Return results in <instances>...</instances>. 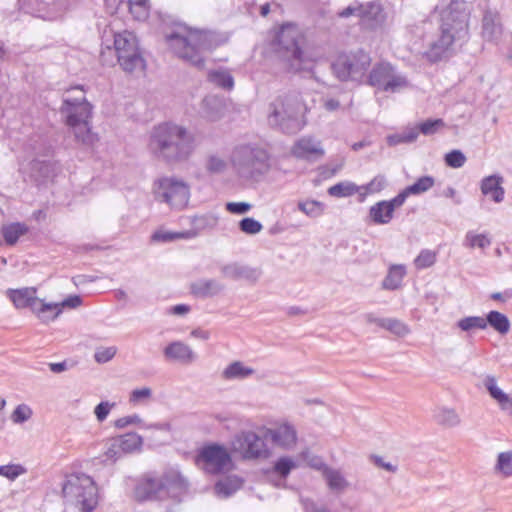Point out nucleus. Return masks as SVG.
<instances>
[{"mask_svg":"<svg viewBox=\"0 0 512 512\" xmlns=\"http://www.w3.org/2000/svg\"><path fill=\"white\" fill-rule=\"evenodd\" d=\"M117 349L114 346L101 347L95 351L94 359L97 363H106L116 355Z\"/></svg>","mask_w":512,"mask_h":512,"instance_id":"bf43d9fd","label":"nucleus"},{"mask_svg":"<svg viewBox=\"0 0 512 512\" xmlns=\"http://www.w3.org/2000/svg\"><path fill=\"white\" fill-rule=\"evenodd\" d=\"M303 36L297 27L283 25L276 35V51L279 57L287 63L289 70L298 72L306 68L305 55L301 48Z\"/></svg>","mask_w":512,"mask_h":512,"instance_id":"1a4fd4ad","label":"nucleus"},{"mask_svg":"<svg viewBox=\"0 0 512 512\" xmlns=\"http://www.w3.org/2000/svg\"><path fill=\"white\" fill-rule=\"evenodd\" d=\"M197 461L203 464V469L210 474H219L232 467V458L228 450L219 444L204 446L197 456Z\"/></svg>","mask_w":512,"mask_h":512,"instance_id":"4468645a","label":"nucleus"},{"mask_svg":"<svg viewBox=\"0 0 512 512\" xmlns=\"http://www.w3.org/2000/svg\"><path fill=\"white\" fill-rule=\"evenodd\" d=\"M494 470L506 478L512 476V450L498 454Z\"/></svg>","mask_w":512,"mask_h":512,"instance_id":"ea45409f","label":"nucleus"},{"mask_svg":"<svg viewBox=\"0 0 512 512\" xmlns=\"http://www.w3.org/2000/svg\"><path fill=\"white\" fill-rule=\"evenodd\" d=\"M457 326L462 331H470L472 329L484 330L487 328V321L481 316H468L460 319L457 322Z\"/></svg>","mask_w":512,"mask_h":512,"instance_id":"c03bdc74","label":"nucleus"},{"mask_svg":"<svg viewBox=\"0 0 512 512\" xmlns=\"http://www.w3.org/2000/svg\"><path fill=\"white\" fill-rule=\"evenodd\" d=\"M65 501L82 512H91L98 503L97 487L94 480L84 473H72L66 476L62 484Z\"/></svg>","mask_w":512,"mask_h":512,"instance_id":"0eeeda50","label":"nucleus"},{"mask_svg":"<svg viewBox=\"0 0 512 512\" xmlns=\"http://www.w3.org/2000/svg\"><path fill=\"white\" fill-rule=\"evenodd\" d=\"M262 228V224L251 217H245L239 222V229L248 235L258 234Z\"/></svg>","mask_w":512,"mask_h":512,"instance_id":"4d7b16f0","label":"nucleus"},{"mask_svg":"<svg viewBox=\"0 0 512 512\" xmlns=\"http://www.w3.org/2000/svg\"><path fill=\"white\" fill-rule=\"evenodd\" d=\"M491 244L490 239L484 234H475L472 231L467 232L465 236V245L474 248H486Z\"/></svg>","mask_w":512,"mask_h":512,"instance_id":"864d4df0","label":"nucleus"},{"mask_svg":"<svg viewBox=\"0 0 512 512\" xmlns=\"http://www.w3.org/2000/svg\"><path fill=\"white\" fill-rule=\"evenodd\" d=\"M28 231L29 227L26 224L20 222L4 225L1 229L4 242L8 246L15 245L19 238L28 233Z\"/></svg>","mask_w":512,"mask_h":512,"instance_id":"cd10ccee","label":"nucleus"},{"mask_svg":"<svg viewBox=\"0 0 512 512\" xmlns=\"http://www.w3.org/2000/svg\"><path fill=\"white\" fill-rule=\"evenodd\" d=\"M291 155L307 162H316L325 155L321 140L310 136H302L291 147Z\"/></svg>","mask_w":512,"mask_h":512,"instance_id":"2eb2a0df","label":"nucleus"},{"mask_svg":"<svg viewBox=\"0 0 512 512\" xmlns=\"http://www.w3.org/2000/svg\"><path fill=\"white\" fill-rule=\"evenodd\" d=\"M226 160L216 153L208 154L205 160V170L212 175H219L226 171Z\"/></svg>","mask_w":512,"mask_h":512,"instance_id":"58836bf2","label":"nucleus"},{"mask_svg":"<svg viewBox=\"0 0 512 512\" xmlns=\"http://www.w3.org/2000/svg\"><path fill=\"white\" fill-rule=\"evenodd\" d=\"M27 469L21 464H7L0 466V476L14 481L19 476L25 474Z\"/></svg>","mask_w":512,"mask_h":512,"instance_id":"3c124183","label":"nucleus"},{"mask_svg":"<svg viewBox=\"0 0 512 512\" xmlns=\"http://www.w3.org/2000/svg\"><path fill=\"white\" fill-rule=\"evenodd\" d=\"M166 42L175 55L199 70L205 67L203 54L218 46L216 35L208 31H189L187 35L173 32L166 36Z\"/></svg>","mask_w":512,"mask_h":512,"instance_id":"7ed1b4c3","label":"nucleus"},{"mask_svg":"<svg viewBox=\"0 0 512 512\" xmlns=\"http://www.w3.org/2000/svg\"><path fill=\"white\" fill-rule=\"evenodd\" d=\"M502 34L500 16L497 12L486 11L482 19V36L487 41H496Z\"/></svg>","mask_w":512,"mask_h":512,"instance_id":"4be33fe9","label":"nucleus"},{"mask_svg":"<svg viewBox=\"0 0 512 512\" xmlns=\"http://www.w3.org/2000/svg\"><path fill=\"white\" fill-rule=\"evenodd\" d=\"M485 321H487V326L490 325L501 335L507 334L510 330L511 325L508 317L499 311H490L487 314Z\"/></svg>","mask_w":512,"mask_h":512,"instance_id":"473e14b6","label":"nucleus"},{"mask_svg":"<svg viewBox=\"0 0 512 512\" xmlns=\"http://www.w3.org/2000/svg\"><path fill=\"white\" fill-rule=\"evenodd\" d=\"M382 12L380 4L376 2H368L367 4H361L354 2L348 7L338 12V16L341 18H348L350 16H357L362 20H378Z\"/></svg>","mask_w":512,"mask_h":512,"instance_id":"f3484780","label":"nucleus"},{"mask_svg":"<svg viewBox=\"0 0 512 512\" xmlns=\"http://www.w3.org/2000/svg\"><path fill=\"white\" fill-rule=\"evenodd\" d=\"M296 467V462L290 457H280L273 466V473L285 479Z\"/></svg>","mask_w":512,"mask_h":512,"instance_id":"de8ad7c7","label":"nucleus"},{"mask_svg":"<svg viewBox=\"0 0 512 512\" xmlns=\"http://www.w3.org/2000/svg\"><path fill=\"white\" fill-rule=\"evenodd\" d=\"M33 415L32 409L26 404H19L11 414V420L15 424L28 421Z\"/></svg>","mask_w":512,"mask_h":512,"instance_id":"6e6d98bb","label":"nucleus"},{"mask_svg":"<svg viewBox=\"0 0 512 512\" xmlns=\"http://www.w3.org/2000/svg\"><path fill=\"white\" fill-rule=\"evenodd\" d=\"M167 360L177 361L183 364H190L196 360V354L192 348L182 341H173L163 350Z\"/></svg>","mask_w":512,"mask_h":512,"instance_id":"a211bd4d","label":"nucleus"},{"mask_svg":"<svg viewBox=\"0 0 512 512\" xmlns=\"http://www.w3.org/2000/svg\"><path fill=\"white\" fill-rule=\"evenodd\" d=\"M323 477L325 478L328 487L333 491L342 492L349 486L348 481L339 470L329 467L328 469H325Z\"/></svg>","mask_w":512,"mask_h":512,"instance_id":"72a5a7b5","label":"nucleus"},{"mask_svg":"<svg viewBox=\"0 0 512 512\" xmlns=\"http://www.w3.org/2000/svg\"><path fill=\"white\" fill-rule=\"evenodd\" d=\"M503 182L504 178L500 174L486 176L480 182L481 193L490 197L495 203H501L505 196Z\"/></svg>","mask_w":512,"mask_h":512,"instance_id":"6ab92c4d","label":"nucleus"},{"mask_svg":"<svg viewBox=\"0 0 512 512\" xmlns=\"http://www.w3.org/2000/svg\"><path fill=\"white\" fill-rule=\"evenodd\" d=\"M469 13L464 4L451 1L441 13L439 35L430 42L423 53L424 58L431 64L449 59L455 52L454 46L468 38Z\"/></svg>","mask_w":512,"mask_h":512,"instance_id":"f03ea898","label":"nucleus"},{"mask_svg":"<svg viewBox=\"0 0 512 512\" xmlns=\"http://www.w3.org/2000/svg\"><path fill=\"white\" fill-rule=\"evenodd\" d=\"M297 208L310 218H318L324 213L325 205L317 200H305L299 201Z\"/></svg>","mask_w":512,"mask_h":512,"instance_id":"4c0bfd02","label":"nucleus"},{"mask_svg":"<svg viewBox=\"0 0 512 512\" xmlns=\"http://www.w3.org/2000/svg\"><path fill=\"white\" fill-rule=\"evenodd\" d=\"M243 483V479L238 476H228L216 482L214 489L217 495L226 498L238 491Z\"/></svg>","mask_w":512,"mask_h":512,"instance_id":"c85d7f7f","label":"nucleus"},{"mask_svg":"<svg viewBox=\"0 0 512 512\" xmlns=\"http://www.w3.org/2000/svg\"><path fill=\"white\" fill-rule=\"evenodd\" d=\"M209 82L225 90H231L234 87V78L231 73L224 69L211 70L208 73Z\"/></svg>","mask_w":512,"mask_h":512,"instance_id":"c9c22d12","label":"nucleus"},{"mask_svg":"<svg viewBox=\"0 0 512 512\" xmlns=\"http://www.w3.org/2000/svg\"><path fill=\"white\" fill-rule=\"evenodd\" d=\"M419 132L416 127L408 128L401 133L389 135L387 143L390 146H396L402 143H412L418 138Z\"/></svg>","mask_w":512,"mask_h":512,"instance_id":"79ce46f5","label":"nucleus"},{"mask_svg":"<svg viewBox=\"0 0 512 512\" xmlns=\"http://www.w3.org/2000/svg\"><path fill=\"white\" fill-rule=\"evenodd\" d=\"M240 446L243 456L247 459L265 458L268 456V449L265 441L252 431L244 432L240 439Z\"/></svg>","mask_w":512,"mask_h":512,"instance_id":"dca6fc26","label":"nucleus"},{"mask_svg":"<svg viewBox=\"0 0 512 512\" xmlns=\"http://www.w3.org/2000/svg\"><path fill=\"white\" fill-rule=\"evenodd\" d=\"M369 215L375 224H388L393 218L391 207L386 206V201L371 206Z\"/></svg>","mask_w":512,"mask_h":512,"instance_id":"f704fd0d","label":"nucleus"},{"mask_svg":"<svg viewBox=\"0 0 512 512\" xmlns=\"http://www.w3.org/2000/svg\"><path fill=\"white\" fill-rule=\"evenodd\" d=\"M443 127H445V122L442 119H428L420 123L417 129L423 135H433Z\"/></svg>","mask_w":512,"mask_h":512,"instance_id":"5fc2aeb1","label":"nucleus"},{"mask_svg":"<svg viewBox=\"0 0 512 512\" xmlns=\"http://www.w3.org/2000/svg\"><path fill=\"white\" fill-rule=\"evenodd\" d=\"M368 82L373 87L392 93L398 92L409 85L407 78L395 73L393 66L389 63L375 65L369 74Z\"/></svg>","mask_w":512,"mask_h":512,"instance_id":"ddd939ff","label":"nucleus"},{"mask_svg":"<svg viewBox=\"0 0 512 512\" xmlns=\"http://www.w3.org/2000/svg\"><path fill=\"white\" fill-rule=\"evenodd\" d=\"M410 196L409 193H407L406 188H404L397 196H395L393 199L386 201V206L391 207V212L393 213L395 208L400 207L404 204L407 197Z\"/></svg>","mask_w":512,"mask_h":512,"instance_id":"338daca9","label":"nucleus"},{"mask_svg":"<svg viewBox=\"0 0 512 512\" xmlns=\"http://www.w3.org/2000/svg\"><path fill=\"white\" fill-rule=\"evenodd\" d=\"M203 107L207 118L211 121H215L220 118V107L221 103L214 97H206L203 100Z\"/></svg>","mask_w":512,"mask_h":512,"instance_id":"603ef678","label":"nucleus"},{"mask_svg":"<svg viewBox=\"0 0 512 512\" xmlns=\"http://www.w3.org/2000/svg\"><path fill=\"white\" fill-rule=\"evenodd\" d=\"M129 11L136 20L148 17V0H128Z\"/></svg>","mask_w":512,"mask_h":512,"instance_id":"8fccbe9b","label":"nucleus"},{"mask_svg":"<svg viewBox=\"0 0 512 512\" xmlns=\"http://www.w3.org/2000/svg\"><path fill=\"white\" fill-rule=\"evenodd\" d=\"M251 204L247 202H228L226 210L232 214H245L251 209Z\"/></svg>","mask_w":512,"mask_h":512,"instance_id":"e2e57ef3","label":"nucleus"},{"mask_svg":"<svg viewBox=\"0 0 512 512\" xmlns=\"http://www.w3.org/2000/svg\"><path fill=\"white\" fill-rule=\"evenodd\" d=\"M304 105L297 92L279 95L269 104L267 120L270 126L285 134H295L303 126L302 112Z\"/></svg>","mask_w":512,"mask_h":512,"instance_id":"20e7f679","label":"nucleus"},{"mask_svg":"<svg viewBox=\"0 0 512 512\" xmlns=\"http://www.w3.org/2000/svg\"><path fill=\"white\" fill-rule=\"evenodd\" d=\"M141 422H142V420H141L140 416L137 414H133V415L124 416V417H121V418L115 420L114 426L116 428L122 429L129 425L140 424Z\"/></svg>","mask_w":512,"mask_h":512,"instance_id":"0e129e2a","label":"nucleus"},{"mask_svg":"<svg viewBox=\"0 0 512 512\" xmlns=\"http://www.w3.org/2000/svg\"><path fill=\"white\" fill-rule=\"evenodd\" d=\"M231 162L237 175L246 180L255 179L269 170V154L254 144L237 146L231 156Z\"/></svg>","mask_w":512,"mask_h":512,"instance_id":"6e6552de","label":"nucleus"},{"mask_svg":"<svg viewBox=\"0 0 512 512\" xmlns=\"http://www.w3.org/2000/svg\"><path fill=\"white\" fill-rule=\"evenodd\" d=\"M152 395V390L148 387L135 389L130 394V402H139L142 399H148Z\"/></svg>","mask_w":512,"mask_h":512,"instance_id":"774afa93","label":"nucleus"},{"mask_svg":"<svg viewBox=\"0 0 512 512\" xmlns=\"http://www.w3.org/2000/svg\"><path fill=\"white\" fill-rule=\"evenodd\" d=\"M370 460L371 462L379 467V468H382L388 472H392V473H395L397 471V466L396 465H393L392 463L390 462H386L383 457L379 456V455H371L370 456Z\"/></svg>","mask_w":512,"mask_h":512,"instance_id":"69168bd1","label":"nucleus"},{"mask_svg":"<svg viewBox=\"0 0 512 512\" xmlns=\"http://www.w3.org/2000/svg\"><path fill=\"white\" fill-rule=\"evenodd\" d=\"M7 294L16 308L30 307L31 310L34 311V308L39 300L36 297L35 288H22L17 290L9 289Z\"/></svg>","mask_w":512,"mask_h":512,"instance_id":"393cba45","label":"nucleus"},{"mask_svg":"<svg viewBox=\"0 0 512 512\" xmlns=\"http://www.w3.org/2000/svg\"><path fill=\"white\" fill-rule=\"evenodd\" d=\"M438 424L445 427H455L460 424V417L454 409L441 408L435 415Z\"/></svg>","mask_w":512,"mask_h":512,"instance_id":"a19ab883","label":"nucleus"},{"mask_svg":"<svg viewBox=\"0 0 512 512\" xmlns=\"http://www.w3.org/2000/svg\"><path fill=\"white\" fill-rule=\"evenodd\" d=\"M466 162V156L460 150H452L445 155V163L451 168H461Z\"/></svg>","mask_w":512,"mask_h":512,"instance_id":"13d9d810","label":"nucleus"},{"mask_svg":"<svg viewBox=\"0 0 512 512\" xmlns=\"http://www.w3.org/2000/svg\"><path fill=\"white\" fill-rule=\"evenodd\" d=\"M355 193H361L360 186H357L353 182L343 181L339 182L328 188V194L332 197L343 198L354 195Z\"/></svg>","mask_w":512,"mask_h":512,"instance_id":"e433bc0d","label":"nucleus"},{"mask_svg":"<svg viewBox=\"0 0 512 512\" xmlns=\"http://www.w3.org/2000/svg\"><path fill=\"white\" fill-rule=\"evenodd\" d=\"M114 49L117 62L126 73H143L146 69V61L139 47L136 36L123 31L114 35Z\"/></svg>","mask_w":512,"mask_h":512,"instance_id":"9b49d317","label":"nucleus"},{"mask_svg":"<svg viewBox=\"0 0 512 512\" xmlns=\"http://www.w3.org/2000/svg\"><path fill=\"white\" fill-rule=\"evenodd\" d=\"M434 184V177L425 175L418 178L412 185L407 186L406 190L410 195H420L430 190Z\"/></svg>","mask_w":512,"mask_h":512,"instance_id":"37998d69","label":"nucleus"},{"mask_svg":"<svg viewBox=\"0 0 512 512\" xmlns=\"http://www.w3.org/2000/svg\"><path fill=\"white\" fill-rule=\"evenodd\" d=\"M221 273L224 277L232 280L244 279L250 282H256L260 276L257 269L238 263L224 265L221 268Z\"/></svg>","mask_w":512,"mask_h":512,"instance_id":"aec40b11","label":"nucleus"},{"mask_svg":"<svg viewBox=\"0 0 512 512\" xmlns=\"http://www.w3.org/2000/svg\"><path fill=\"white\" fill-rule=\"evenodd\" d=\"M267 434L275 444L283 448L292 447L297 440L296 430L290 424H283L275 429H270Z\"/></svg>","mask_w":512,"mask_h":512,"instance_id":"5701e85b","label":"nucleus"},{"mask_svg":"<svg viewBox=\"0 0 512 512\" xmlns=\"http://www.w3.org/2000/svg\"><path fill=\"white\" fill-rule=\"evenodd\" d=\"M406 275V267L402 264L391 265L388 274L382 282L383 289L396 290L401 287Z\"/></svg>","mask_w":512,"mask_h":512,"instance_id":"bb28decb","label":"nucleus"},{"mask_svg":"<svg viewBox=\"0 0 512 512\" xmlns=\"http://www.w3.org/2000/svg\"><path fill=\"white\" fill-rule=\"evenodd\" d=\"M79 90L82 95L76 98H64L60 110L66 116V124L73 128L75 138L84 145L93 146L98 141V136L89 126L92 106L86 100L82 89L79 88Z\"/></svg>","mask_w":512,"mask_h":512,"instance_id":"39448f33","label":"nucleus"},{"mask_svg":"<svg viewBox=\"0 0 512 512\" xmlns=\"http://www.w3.org/2000/svg\"><path fill=\"white\" fill-rule=\"evenodd\" d=\"M379 327L384 328L397 336H404L409 332L408 327L398 319L384 318L379 320Z\"/></svg>","mask_w":512,"mask_h":512,"instance_id":"a18cd8bd","label":"nucleus"},{"mask_svg":"<svg viewBox=\"0 0 512 512\" xmlns=\"http://www.w3.org/2000/svg\"><path fill=\"white\" fill-rule=\"evenodd\" d=\"M187 483L181 474L174 470L164 472L162 475L155 473L145 474L137 483L134 494L138 501L162 500L172 491L186 488Z\"/></svg>","mask_w":512,"mask_h":512,"instance_id":"423d86ee","label":"nucleus"},{"mask_svg":"<svg viewBox=\"0 0 512 512\" xmlns=\"http://www.w3.org/2000/svg\"><path fill=\"white\" fill-rule=\"evenodd\" d=\"M147 149L156 160L176 165L189 160L196 149L194 134L174 122L155 125L148 137Z\"/></svg>","mask_w":512,"mask_h":512,"instance_id":"f257e3e1","label":"nucleus"},{"mask_svg":"<svg viewBox=\"0 0 512 512\" xmlns=\"http://www.w3.org/2000/svg\"><path fill=\"white\" fill-rule=\"evenodd\" d=\"M191 293L199 298H211L224 290V285L215 279H199L190 285Z\"/></svg>","mask_w":512,"mask_h":512,"instance_id":"412c9836","label":"nucleus"},{"mask_svg":"<svg viewBox=\"0 0 512 512\" xmlns=\"http://www.w3.org/2000/svg\"><path fill=\"white\" fill-rule=\"evenodd\" d=\"M253 374L254 369L245 366L241 361H234L224 369L222 377L226 380L245 379Z\"/></svg>","mask_w":512,"mask_h":512,"instance_id":"7c9ffc66","label":"nucleus"},{"mask_svg":"<svg viewBox=\"0 0 512 512\" xmlns=\"http://www.w3.org/2000/svg\"><path fill=\"white\" fill-rule=\"evenodd\" d=\"M118 446L122 448L124 454L139 451L143 444V438L135 432H129L116 437Z\"/></svg>","mask_w":512,"mask_h":512,"instance_id":"2f4dec72","label":"nucleus"},{"mask_svg":"<svg viewBox=\"0 0 512 512\" xmlns=\"http://www.w3.org/2000/svg\"><path fill=\"white\" fill-rule=\"evenodd\" d=\"M437 254L436 252L423 249L419 253V255L414 260V265L416 269L422 270L433 266L436 262Z\"/></svg>","mask_w":512,"mask_h":512,"instance_id":"09e8293b","label":"nucleus"},{"mask_svg":"<svg viewBox=\"0 0 512 512\" xmlns=\"http://www.w3.org/2000/svg\"><path fill=\"white\" fill-rule=\"evenodd\" d=\"M105 455H106L107 459H111L114 461L117 460L118 458H120L122 455H124L122 448H120L118 446V440L116 437L111 438L107 442V448L105 451Z\"/></svg>","mask_w":512,"mask_h":512,"instance_id":"052dcab7","label":"nucleus"},{"mask_svg":"<svg viewBox=\"0 0 512 512\" xmlns=\"http://www.w3.org/2000/svg\"><path fill=\"white\" fill-rule=\"evenodd\" d=\"M385 186H386L385 176H383V175L375 176L369 183H367L366 185L360 186L361 191L362 190L364 191V192L360 193V201H363L367 194H373V193L380 192L381 190L384 189Z\"/></svg>","mask_w":512,"mask_h":512,"instance_id":"49530a36","label":"nucleus"},{"mask_svg":"<svg viewBox=\"0 0 512 512\" xmlns=\"http://www.w3.org/2000/svg\"><path fill=\"white\" fill-rule=\"evenodd\" d=\"M370 64V55L363 50H357L340 54L331 64V69L340 81H359L366 74Z\"/></svg>","mask_w":512,"mask_h":512,"instance_id":"f8f14e48","label":"nucleus"},{"mask_svg":"<svg viewBox=\"0 0 512 512\" xmlns=\"http://www.w3.org/2000/svg\"><path fill=\"white\" fill-rule=\"evenodd\" d=\"M218 218L212 214L196 215L189 218L191 229L184 231V238L191 239L201 232L212 229L217 225Z\"/></svg>","mask_w":512,"mask_h":512,"instance_id":"b1692460","label":"nucleus"},{"mask_svg":"<svg viewBox=\"0 0 512 512\" xmlns=\"http://www.w3.org/2000/svg\"><path fill=\"white\" fill-rule=\"evenodd\" d=\"M153 190L157 201L178 211L187 207L191 196L190 185L176 176L158 178L154 181Z\"/></svg>","mask_w":512,"mask_h":512,"instance_id":"9d476101","label":"nucleus"},{"mask_svg":"<svg viewBox=\"0 0 512 512\" xmlns=\"http://www.w3.org/2000/svg\"><path fill=\"white\" fill-rule=\"evenodd\" d=\"M115 406V403L108 401L100 402L94 409V414L99 422H103L109 415L111 409Z\"/></svg>","mask_w":512,"mask_h":512,"instance_id":"680f3d73","label":"nucleus"},{"mask_svg":"<svg viewBox=\"0 0 512 512\" xmlns=\"http://www.w3.org/2000/svg\"><path fill=\"white\" fill-rule=\"evenodd\" d=\"M33 312L42 322H49L57 318L62 310L59 303H46L39 299Z\"/></svg>","mask_w":512,"mask_h":512,"instance_id":"c756f323","label":"nucleus"},{"mask_svg":"<svg viewBox=\"0 0 512 512\" xmlns=\"http://www.w3.org/2000/svg\"><path fill=\"white\" fill-rule=\"evenodd\" d=\"M483 384L489 395L497 401L500 408L504 411L512 410V397L504 393L498 386L496 378L492 375H487L483 381Z\"/></svg>","mask_w":512,"mask_h":512,"instance_id":"a878e982","label":"nucleus"}]
</instances>
